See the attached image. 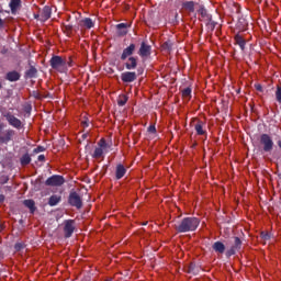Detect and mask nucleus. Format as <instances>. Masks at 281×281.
<instances>
[{
	"label": "nucleus",
	"instance_id": "obj_23",
	"mask_svg": "<svg viewBox=\"0 0 281 281\" xmlns=\"http://www.w3.org/2000/svg\"><path fill=\"white\" fill-rule=\"evenodd\" d=\"M60 201H63V196L54 194L48 199V205L55 207Z\"/></svg>",
	"mask_w": 281,
	"mask_h": 281
},
{
	"label": "nucleus",
	"instance_id": "obj_21",
	"mask_svg": "<svg viewBox=\"0 0 281 281\" xmlns=\"http://www.w3.org/2000/svg\"><path fill=\"white\" fill-rule=\"evenodd\" d=\"M235 43L240 47L241 52H245V46L247 45V42L245 41V38H243L240 34L235 35Z\"/></svg>",
	"mask_w": 281,
	"mask_h": 281
},
{
	"label": "nucleus",
	"instance_id": "obj_32",
	"mask_svg": "<svg viewBox=\"0 0 281 281\" xmlns=\"http://www.w3.org/2000/svg\"><path fill=\"white\" fill-rule=\"evenodd\" d=\"M173 43L172 41L168 40L167 42H164L161 47L165 52H172V47H173Z\"/></svg>",
	"mask_w": 281,
	"mask_h": 281
},
{
	"label": "nucleus",
	"instance_id": "obj_52",
	"mask_svg": "<svg viewBox=\"0 0 281 281\" xmlns=\"http://www.w3.org/2000/svg\"><path fill=\"white\" fill-rule=\"evenodd\" d=\"M0 192H1V188H0Z\"/></svg>",
	"mask_w": 281,
	"mask_h": 281
},
{
	"label": "nucleus",
	"instance_id": "obj_51",
	"mask_svg": "<svg viewBox=\"0 0 281 281\" xmlns=\"http://www.w3.org/2000/svg\"><path fill=\"white\" fill-rule=\"evenodd\" d=\"M0 89H3V86L1 85V82H0Z\"/></svg>",
	"mask_w": 281,
	"mask_h": 281
},
{
	"label": "nucleus",
	"instance_id": "obj_46",
	"mask_svg": "<svg viewBox=\"0 0 281 281\" xmlns=\"http://www.w3.org/2000/svg\"><path fill=\"white\" fill-rule=\"evenodd\" d=\"M37 161H45V155H40L37 157Z\"/></svg>",
	"mask_w": 281,
	"mask_h": 281
},
{
	"label": "nucleus",
	"instance_id": "obj_48",
	"mask_svg": "<svg viewBox=\"0 0 281 281\" xmlns=\"http://www.w3.org/2000/svg\"><path fill=\"white\" fill-rule=\"evenodd\" d=\"M34 19H36L37 21H41V13L34 14Z\"/></svg>",
	"mask_w": 281,
	"mask_h": 281
},
{
	"label": "nucleus",
	"instance_id": "obj_28",
	"mask_svg": "<svg viewBox=\"0 0 281 281\" xmlns=\"http://www.w3.org/2000/svg\"><path fill=\"white\" fill-rule=\"evenodd\" d=\"M38 74V70L36 67L31 66L30 69L25 71V78H36V75Z\"/></svg>",
	"mask_w": 281,
	"mask_h": 281
},
{
	"label": "nucleus",
	"instance_id": "obj_17",
	"mask_svg": "<svg viewBox=\"0 0 281 281\" xmlns=\"http://www.w3.org/2000/svg\"><path fill=\"white\" fill-rule=\"evenodd\" d=\"M4 78L9 82H19V80H21V74L16 70L9 71V72L5 74Z\"/></svg>",
	"mask_w": 281,
	"mask_h": 281
},
{
	"label": "nucleus",
	"instance_id": "obj_3",
	"mask_svg": "<svg viewBox=\"0 0 281 281\" xmlns=\"http://www.w3.org/2000/svg\"><path fill=\"white\" fill-rule=\"evenodd\" d=\"M2 115L10 126L16 128L18 131H21V128L23 127V122H21L20 119L14 116V114H12L11 112H4L2 113Z\"/></svg>",
	"mask_w": 281,
	"mask_h": 281
},
{
	"label": "nucleus",
	"instance_id": "obj_40",
	"mask_svg": "<svg viewBox=\"0 0 281 281\" xmlns=\"http://www.w3.org/2000/svg\"><path fill=\"white\" fill-rule=\"evenodd\" d=\"M33 153H35V155H38V153H45V148L43 146H37L34 148Z\"/></svg>",
	"mask_w": 281,
	"mask_h": 281
},
{
	"label": "nucleus",
	"instance_id": "obj_5",
	"mask_svg": "<svg viewBox=\"0 0 281 281\" xmlns=\"http://www.w3.org/2000/svg\"><path fill=\"white\" fill-rule=\"evenodd\" d=\"M52 69H56L59 71L60 69H65L67 67V60L63 59V57L58 55H54L49 60Z\"/></svg>",
	"mask_w": 281,
	"mask_h": 281
},
{
	"label": "nucleus",
	"instance_id": "obj_24",
	"mask_svg": "<svg viewBox=\"0 0 281 281\" xmlns=\"http://www.w3.org/2000/svg\"><path fill=\"white\" fill-rule=\"evenodd\" d=\"M23 205L30 209L31 214L36 212V202L34 200H24Z\"/></svg>",
	"mask_w": 281,
	"mask_h": 281
},
{
	"label": "nucleus",
	"instance_id": "obj_39",
	"mask_svg": "<svg viewBox=\"0 0 281 281\" xmlns=\"http://www.w3.org/2000/svg\"><path fill=\"white\" fill-rule=\"evenodd\" d=\"M261 238H262V240H270V238H271V235H269V233H267V232H261Z\"/></svg>",
	"mask_w": 281,
	"mask_h": 281
},
{
	"label": "nucleus",
	"instance_id": "obj_2",
	"mask_svg": "<svg viewBox=\"0 0 281 281\" xmlns=\"http://www.w3.org/2000/svg\"><path fill=\"white\" fill-rule=\"evenodd\" d=\"M198 14H200V21H203L206 23V26H209L212 31L215 30L216 27V22L212 20V14L207 12V9L205 7L201 5L200 9L198 10Z\"/></svg>",
	"mask_w": 281,
	"mask_h": 281
},
{
	"label": "nucleus",
	"instance_id": "obj_15",
	"mask_svg": "<svg viewBox=\"0 0 281 281\" xmlns=\"http://www.w3.org/2000/svg\"><path fill=\"white\" fill-rule=\"evenodd\" d=\"M124 67L125 69H127V71H133L137 69V57L135 56L127 57V60L124 64Z\"/></svg>",
	"mask_w": 281,
	"mask_h": 281
},
{
	"label": "nucleus",
	"instance_id": "obj_42",
	"mask_svg": "<svg viewBox=\"0 0 281 281\" xmlns=\"http://www.w3.org/2000/svg\"><path fill=\"white\" fill-rule=\"evenodd\" d=\"M255 89H256L257 91H259L260 93H262V91H263L262 85H260V83H256V85H255Z\"/></svg>",
	"mask_w": 281,
	"mask_h": 281
},
{
	"label": "nucleus",
	"instance_id": "obj_20",
	"mask_svg": "<svg viewBox=\"0 0 281 281\" xmlns=\"http://www.w3.org/2000/svg\"><path fill=\"white\" fill-rule=\"evenodd\" d=\"M187 273H191L192 276H199L201 273V266H196V263H190Z\"/></svg>",
	"mask_w": 281,
	"mask_h": 281
},
{
	"label": "nucleus",
	"instance_id": "obj_27",
	"mask_svg": "<svg viewBox=\"0 0 281 281\" xmlns=\"http://www.w3.org/2000/svg\"><path fill=\"white\" fill-rule=\"evenodd\" d=\"M20 164L21 166H30V164H32V156H30L27 153L22 155L20 158Z\"/></svg>",
	"mask_w": 281,
	"mask_h": 281
},
{
	"label": "nucleus",
	"instance_id": "obj_4",
	"mask_svg": "<svg viewBox=\"0 0 281 281\" xmlns=\"http://www.w3.org/2000/svg\"><path fill=\"white\" fill-rule=\"evenodd\" d=\"M65 184V177L60 175H54L50 176L46 181L45 186H48L50 188H60V186Z\"/></svg>",
	"mask_w": 281,
	"mask_h": 281
},
{
	"label": "nucleus",
	"instance_id": "obj_16",
	"mask_svg": "<svg viewBox=\"0 0 281 281\" xmlns=\"http://www.w3.org/2000/svg\"><path fill=\"white\" fill-rule=\"evenodd\" d=\"M12 137H14V130H7L3 134H0V144L12 142Z\"/></svg>",
	"mask_w": 281,
	"mask_h": 281
},
{
	"label": "nucleus",
	"instance_id": "obj_37",
	"mask_svg": "<svg viewBox=\"0 0 281 281\" xmlns=\"http://www.w3.org/2000/svg\"><path fill=\"white\" fill-rule=\"evenodd\" d=\"M10 181V177L7 175L0 176V186H5Z\"/></svg>",
	"mask_w": 281,
	"mask_h": 281
},
{
	"label": "nucleus",
	"instance_id": "obj_35",
	"mask_svg": "<svg viewBox=\"0 0 281 281\" xmlns=\"http://www.w3.org/2000/svg\"><path fill=\"white\" fill-rule=\"evenodd\" d=\"M116 29H117V30H123V31L121 32V35H122V36H125V34L128 33V32L126 31V23H120V24H117V25H116Z\"/></svg>",
	"mask_w": 281,
	"mask_h": 281
},
{
	"label": "nucleus",
	"instance_id": "obj_14",
	"mask_svg": "<svg viewBox=\"0 0 281 281\" xmlns=\"http://www.w3.org/2000/svg\"><path fill=\"white\" fill-rule=\"evenodd\" d=\"M40 16H41V22L42 23H45V21H49V19H52V7L45 5L40 11Z\"/></svg>",
	"mask_w": 281,
	"mask_h": 281
},
{
	"label": "nucleus",
	"instance_id": "obj_47",
	"mask_svg": "<svg viewBox=\"0 0 281 281\" xmlns=\"http://www.w3.org/2000/svg\"><path fill=\"white\" fill-rule=\"evenodd\" d=\"M5 201V195L0 194V203H3Z\"/></svg>",
	"mask_w": 281,
	"mask_h": 281
},
{
	"label": "nucleus",
	"instance_id": "obj_38",
	"mask_svg": "<svg viewBox=\"0 0 281 281\" xmlns=\"http://www.w3.org/2000/svg\"><path fill=\"white\" fill-rule=\"evenodd\" d=\"M276 100H277V102H279V104H281V86H278V87H277V90H276Z\"/></svg>",
	"mask_w": 281,
	"mask_h": 281
},
{
	"label": "nucleus",
	"instance_id": "obj_41",
	"mask_svg": "<svg viewBox=\"0 0 281 281\" xmlns=\"http://www.w3.org/2000/svg\"><path fill=\"white\" fill-rule=\"evenodd\" d=\"M23 244H21V243H16L15 245H14V249H15V251H21V249H23Z\"/></svg>",
	"mask_w": 281,
	"mask_h": 281
},
{
	"label": "nucleus",
	"instance_id": "obj_10",
	"mask_svg": "<svg viewBox=\"0 0 281 281\" xmlns=\"http://www.w3.org/2000/svg\"><path fill=\"white\" fill-rule=\"evenodd\" d=\"M121 80L125 85H130L131 82H135L137 80V72L135 71H125L121 74Z\"/></svg>",
	"mask_w": 281,
	"mask_h": 281
},
{
	"label": "nucleus",
	"instance_id": "obj_29",
	"mask_svg": "<svg viewBox=\"0 0 281 281\" xmlns=\"http://www.w3.org/2000/svg\"><path fill=\"white\" fill-rule=\"evenodd\" d=\"M81 25H83V27H87V30H91V27H93V25H95L93 23V20H91V18H85L83 20H81Z\"/></svg>",
	"mask_w": 281,
	"mask_h": 281
},
{
	"label": "nucleus",
	"instance_id": "obj_8",
	"mask_svg": "<svg viewBox=\"0 0 281 281\" xmlns=\"http://www.w3.org/2000/svg\"><path fill=\"white\" fill-rule=\"evenodd\" d=\"M243 249V240L240 237H234V243L228 250H226V258H232V256H236L237 251Z\"/></svg>",
	"mask_w": 281,
	"mask_h": 281
},
{
	"label": "nucleus",
	"instance_id": "obj_50",
	"mask_svg": "<svg viewBox=\"0 0 281 281\" xmlns=\"http://www.w3.org/2000/svg\"><path fill=\"white\" fill-rule=\"evenodd\" d=\"M82 137H83V139H87V134H83Z\"/></svg>",
	"mask_w": 281,
	"mask_h": 281
},
{
	"label": "nucleus",
	"instance_id": "obj_45",
	"mask_svg": "<svg viewBox=\"0 0 281 281\" xmlns=\"http://www.w3.org/2000/svg\"><path fill=\"white\" fill-rule=\"evenodd\" d=\"M81 124H82L83 128H89V121L88 120L82 121Z\"/></svg>",
	"mask_w": 281,
	"mask_h": 281
},
{
	"label": "nucleus",
	"instance_id": "obj_49",
	"mask_svg": "<svg viewBox=\"0 0 281 281\" xmlns=\"http://www.w3.org/2000/svg\"><path fill=\"white\" fill-rule=\"evenodd\" d=\"M3 25V20L0 18V27Z\"/></svg>",
	"mask_w": 281,
	"mask_h": 281
},
{
	"label": "nucleus",
	"instance_id": "obj_25",
	"mask_svg": "<svg viewBox=\"0 0 281 281\" xmlns=\"http://www.w3.org/2000/svg\"><path fill=\"white\" fill-rule=\"evenodd\" d=\"M9 8L11 9L12 14H16V10L21 8V0H11Z\"/></svg>",
	"mask_w": 281,
	"mask_h": 281
},
{
	"label": "nucleus",
	"instance_id": "obj_44",
	"mask_svg": "<svg viewBox=\"0 0 281 281\" xmlns=\"http://www.w3.org/2000/svg\"><path fill=\"white\" fill-rule=\"evenodd\" d=\"M66 65H68V67H74V59L69 57L68 61L66 60Z\"/></svg>",
	"mask_w": 281,
	"mask_h": 281
},
{
	"label": "nucleus",
	"instance_id": "obj_18",
	"mask_svg": "<svg viewBox=\"0 0 281 281\" xmlns=\"http://www.w3.org/2000/svg\"><path fill=\"white\" fill-rule=\"evenodd\" d=\"M126 175V167L124 165L119 164L115 169V179L120 181Z\"/></svg>",
	"mask_w": 281,
	"mask_h": 281
},
{
	"label": "nucleus",
	"instance_id": "obj_12",
	"mask_svg": "<svg viewBox=\"0 0 281 281\" xmlns=\"http://www.w3.org/2000/svg\"><path fill=\"white\" fill-rule=\"evenodd\" d=\"M135 49H137V45L133 43L125 47L121 54V60H126V58H131V56L135 54Z\"/></svg>",
	"mask_w": 281,
	"mask_h": 281
},
{
	"label": "nucleus",
	"instance_id": "obj_22",
	"mask_svg": "<svg viewBox=\"0 0 281 281\" xmlns=\"http://www.w3.org/2000/svg\"><path fill=\"white\" fill-rule=\"evenodd\" d=\"M247 20L245 18H239L237 23H236V27L239 30V32H245V30H247Z\"/></svg>",
	"mask_w": 281,
	"mask_h": 281
},
{
	"label": "nucleus",
	"instance_id": "obj_6",
	"mask_svg": "<svg viewBox=\"0 0 281 281\" xmlns=\"http://www.w3.org/2000/svg\"><path fill=\"white\" fill-rule=\"evenodd\" d=\"M68 203L71 207H76L77 210L82 209V198L76 191L69 193Z\"/></svg>",
	"mask_w": 281,
	"mask_h": 281
},
{
	"label": "nucleus",
	"instance_id": "obj_36",
	"mask_svg": "<svg viewBox=\"0 0 281 281\" xmlns=\"http://www.w3.org/2000/svg\"><path fill=\"white\" fill-rule=\"evenodd\" d=\"M64 30H65L66 34H67L68 36H70V34L74 32V25H71V24H66V25H64Z\"/></svg>",
	"mask_w": 281,
	"mask_h": 281
},
{
	"label": "nucleus",
	"instance_id": "obj_34",
	"mask_svg": "<svg viewBox=\"0 0 281 281\" xmlns=\"http://www.w3.org/2000/svg\"><path fill=\"white\" fill-rule=\"evenodd\" d=\"M182 98H192V88H184L182 90Z\"/></svg>",
	"mask_w": 281,
	"mask_h": 281
},
{
	"label": "nucleus",
	"instance_id": "obj_9",
	"mask_svg": "<svg viewBox=\"0 0 281 281\" xmlns=\"http://www.w3.org/2000/svg\"><path fill=\"white\" fill-rule=\"evenodd\" d=\"M260 144L263 145L265 153H271V150H273V139L269 134H261Z\"/></svg>",
	"mask_w": 281,
	"mask_h": 281
},
{
	"label": "nucleus",
	"instance_id": "obj_30",
	"mask_svg": "<svg viewBox=\"0 0 281 281\" xmlns=\"http://www.w3.org/2000/svg\"><path fill=\"white\" fill-rule=\"evenodd\" d=\"M98 146H100L103 150H106L109 148H111V146H113V143H106V139L104 138H101L99 142H98Z\"/></svg>",
	"mask_w": 281,
	"mask_h": 281
},
{
	"label": "nucleus",
	"instance_id": "obj_7",
	"mask_svg": "<svg viewBox=\"0 0 281 281\" xmlns=\"http://www.w3.org/2000/svg\"><path fill=\"white\" fill-rule=\"evenodd\" d=\"M76 232V220L64 221V237L71 238Z\"/></svg>",
	"mask_w": 281,
	"mask_h": 281
},
{
	"label": "nucleus",
	"instance_id": "obj_13",
	"mask_svg": "<svg viewBox=\"0 0 281 281\" xmlns=\"http://www.w3.org/2000/svg\"><path fill=\"white\" fill-rule=\"evenodd\" d=\"M195 122L194 124V131L196 132V135H207V131L205 130V122L201 120H193Z\"/></svg>",
	"mask_w": 281,
	"mask_h": 281
},
{
	"label": "nucleus",
	"instance_id": "obj_43",
	"mask_svg": "<svg viewBox=\"0 0 281 281\" xmlns=\"http://www.w3.org/2000/svg\"><path fill=\"white\" fill-rule=\"evenodd\" d=\"M148 133H157V127H155V125H150L148 127Z\"/></svg>",
	"mask_w": 281,
	"mask_h": 281
},
{
	"label": "nucleus",
	"instance_id": "obj_31",
	"mask_svg": "<svg viewBox=\"0 0 281 281\" xmlns=\"http://www.w3.org/2000/svg\"><path fill=\"white\" fill-rule=\"evenodd\" d=\"M102 155H104V149L102 147H95L92 157L93 159H100V157H102Z\"/></svg>",
	"mask_w": 281,
	"mask_h": 281
},
{
	"label": "nucleus",
	"instance_id": "obj_26",
	"mask_svg": "<svg viewBox=\"0 0 281 281\" xmlns=\"http://www.w3.org/2000/svg\"><path fill=\"white\" fill-rule=\"evenodd\" d=\"M195 5H196V2H194V1H184L182 3L183 10H187V12H194Z\"/></svg>",
	"mask_w": 281,
	"mask_h": 281
},
{
	"label": "nucleus",
	"instance_id": "obj_33",
	"mask_svg": "<svg viewBox=\"0 0 281 281\" xmlns=\"http://www.w3.org/2000/svg\"><path fill=\"white\" fill-rule=\"evenodd\" d=\"M128 102V97L126 94H121L117 98V104L124 106Z\"/></svg>",
	"mask_w": 281,
	"mask_h": 281
},
{
	"label": "nucleus",
	"instance_id": "obj_1",
	"mask_svg": "<svg viewBox=\"0 0 281 281\" xmlns=\"http://www.w3.org/2000/svg\"><path fill=\"white\" fill-rule=\"evenodd\" d=\"M199 225H201V221L198 217H183L175 225V229L178 234H187V232H196Z\"/></svg>",
	"mask_w": 281,
	"mask_h": 281
},
{
	"label": "nucleus",
	"instance_id": "obj_19",
	"mask_svg": "<svg viewBox=\"0 0 281 281\" xmlns=\"http://www.w3.org/2000/svg\"><path fill=\"white\" fill-rule=\"evenodd\" d=\"M212 249L215 254H225V244H223V241H215Z\"/></svg>",
	"mask_w": 281,
	"mask_h": 281
},
{
	"label": "nucleus",
	"instance_id": "obj_11",
	"mask_svg": "<svg viewBox=\"0 0 281 281\" xmlns=\"http://www.w3.org/2000/svg\"><path fill=\"white\" fill-rule=\"evenodd\" d=\"M153 52V46L148 45L146 42H142L140 47L138 49V56L140 58H148Z\"/></svg>",
	"mask_w": 281,
	"mask_h": 281
}]
</instances>
